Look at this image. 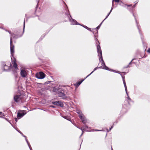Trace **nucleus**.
Segmentation results:
<instances>
[{
    "mask_svg": "<svg viewBox=\"0 0 150 150\" xmlns=\"http://www.w3.org/2000/svg\"><path fill=\"white\" fill-rule=\"evenodd\" d=\"M16 77H17V76H16Z\"/></svg>",
    "mask_w": 150,
    "mask_h": 150,
    "instance_id": "nucleus-43",
    "label": "nucleus"
},
{
    "mask_svg": "<svg viewBox=\"0 0 150 150\" xmlns=\"http://www.w3.org/2000/svg\"><path fill=\"white\" fill-rule=\"evenodd\" d=\"M90 128V127H88V126L86 125H85V126L83 127L82 128H81V129L82 131L83 132V130H86V131H89ZM83 134V132L81 134L80 136H81Z\"/></svg>",
    "mask_w": 150,
    "mask_h": 150,
    "instance_id": "nucleus-11",
    "label": "nucleus"
},
{
    "mask_svg": "<svg viewBox=\"0 0 150 150\" xmlns=\"http://www.w3.org/2000/svg\"><path fill=\"white\" fill-rule=\"evenodd\" d=\"M79 118L82 120V123L84 124H85L87 122V120L84 116L83 115H82V116L81 115L80 116H79Z\"/></svg>",
    "mask_w": 150,
    "mask_h": 150,
    "instance_id": "nucleus-13",
    "label": "nucleus"
},
{
    "mask_svg": "<svg viewBox=\"0 0 150 150\" xmlns=\"http://www.w3.org/2000/svg\"><path fill=\"white\" fill-rule=\"evenodd\" d=\"M26 76H22L23 77H25Z\"/></svg>",
    "mask_w": 150,
    "mask_h": 150,
    "instance_id": "nucleus-37",
    "label": "nucleus"
},
{
    "mask_svg": "<svg viewBox=\"0 0 150 150\" xmlns=\"http://www.w3.org/2000/svg\"><path fill=\"white\" fill-rule=\"evenodd\" d=\"M35 75H45V74L42 71H40L39 72H36Z\"/></svg>",
    "mask_w": 150,
    "mask_h": 150,
    "instance_id": "nucleus-17",
    "label": "nucleus"
},
{
    "mask_svg": "<svg viewBox=\"0 0 150 150\" xmlns=\"http://www.w3.org/2000/svg\"><path fill=\"white\" fill-rule=\"evenodd\" d=\"M132 6V5H127L128 6Z\"/></svg>",
    "mask_w": 150,
    "mask_h": 150,
    "instance_id": "nucleus-38",
    "label": "nucleus"
},
{
    "mask_svg": "<svg viewBox=\"0 0 150 150\" xmlns=\"http://www.w3.org/2000/svg\"><path fill=\"white\" fill-rule=\"evenodd\" d=\"M113 5V4L112 3V5Z\"/></svg>",
    "mask_w": 150,
    "mask_h": 150,
    "instance_id": "nucleus-44",
    "label": "nucleus"
},
{
    "mask_svg": "<svg viewBox=\"0 0 150 150\" xmlns=\"http://www.w3.org/2000/svg\"><path fill=\"white\" fill-rule=\"evenodd\" d=\"M25 140H26V142H27V144L30 149V150H32L31 147V146H30V144H29V142H28L27 138H25Z\"/></svg>",
    "mask_w": 150,
    "mask_h": 150,
    "instance_id": "nucleus-19",
    "label": "nucleus"
},
{
    "mask_svg": "<svg viewBox=\"0 0 150 150\" xmlns=\"http://www.w3.org/2000/svg\"><path fill=\"white\" fill-rule=\"evenodd\" d=\"M15 121H16V122H17V120H17V119L16 118H15Z\"/></svg>",
    "mask_w": 150,
    "mask_h": 150,
    "instance_id": "nucleus-36",
    "label": "nucleus"
},
{
    "mask_svg": "<svg viewBox=\"0 0 150 150\" xmlns=\"http://www.w3.org/2000/svg\"><path fill=\"white\" fill-rule=\"evenodd\" d=\"M138 2H137V3H136V4H135L134 6H133V8H134V7H135L136 4H137V3Z\"/></svg>",
    "mask_w": 150,
    "mask_h": 150,
    "instance_id": "nucleus-34",
    "label": "nucleus"
},
{
    "mask_svg": "<svg viewBox=\"0 0 150 150\" xmlns=\"http://www.w3.org/2000/svg\"><path fill=\"white\" fill-rule=\"evenodd\" d=\"M32 73V71L30 69L23 67L21 69V75H29Z\"/></svg>",
    "mask_w": 150,
    "mask_h": 150,
    "instance_id": "nucleus-4",
    "label": "nucleus"
},
{
    "mask_svg": "<svg viewBox=\"0 0 150 150\" xmlns=\"http://www.w3.org/2000/svg\"><path fill=\"white\" fill-rule=\"evenodd\" d=\"M95 131H101V130H98V129H95Z\"/></svg>",
    "mask_w": 150,
    "mask_h": 150,
    "instance_id": "nucleus-35",
    "label": "nucleus"
},
{
    "mask_svg": "<svg viewBox=\"0 0 150 150\" xmlns=\"http://www.w3.org/2000/svg\"><path fill=\"white\" fill-rule=\"evenodd\" d=\"M26 114V113L23 112H18L17 114V117L18 119H20L23 116Z\"/></svg>",
    "mask_w": 150,
    "mask_h": 150,
    "instance_id": "nucleus-14",
    "label": "nucleus"
},
{
    "mask_svg": "<svg viewBox=\"0 0 150 150\" xmlns=\"http://www.w3.org/2000/svg\"><path fill=\"white\" fill-rule=\"evenodd\" d=\"M109 16L108 15H107L106 16V18L104 19V20L105 19H106L108 16Z\"/></svg>",
    "mask_w": 150,
    "mask_h": 150,
    "instance_id": "nucleus-30",
    "label": "nucleus"
},
{
    "mask_svg": "<svg viewBox=\"0 0 150 150\" xmlns=\"http://www.w3.org/2000/svg\"><path fill=\"white\" fill-rule=\"evenodd\" d=\"M25 27V21L24 20V23H23V31H24V30Z\"/></svg>",
    "mask_w": 150,
    "mask_h": 150,
    "instance_id": "nucleus-27",
    "label": "nucleus"
},
{
    "mask_svg": "<svg viewBox=\"0 0 150 150\" xmlns=\"http://www.w3.org/2000/svg\"><path fill=\"white\" fill-rule=\"evenodd\" d=\"M113 150V149H112V150Z\"/></svg>",
    "mask_w": 150,
    "mask_h": 150,
    "instance_id": "nucleus-42",
    "label": "nucleus"
},
{
    "mask_svg": "<svg viewBox=\"0 0 150 150\" xmlns=\"http://www.w3.org/2000/svg\"><path fill=\"white\" fill-rule=\"evenodd\" d=\"M113 9V8H112V7L111 8V9L110 11V12H109V13H108V14L107 15H108V16L110 14V13H111V12L112 11V10Z\"/></svg>",
    "mask_w": 150,
    "mask_h": 150,
    "instance_id": "nucleus-26",
    "label": "nucleus"
},
{
    "mask_svg": "<svg viewBox=\"0 0 150 150\" xmlns=\"http://www.w3.org/2000/svg\"><path fill=\"white\" fill-rule=\"evenodd\" d=\"M52 104L54 105L59 106L60 107H63L64 104L63 103L60 101H55L52 102Z\"/></svg>",
    "mask_w": 150,
    "mask_h": 150,
    "instance_id": "nucleus-10",
    "label": "nucleus"
},
{
    "mask_svg": "<svg viewBox=\"0 0 150 150\" xmlns=\"http://www.w3.org/2000/svg\"><path fill=\"white\" fill-rule=\"evenodd\" d=\"M3 116H4V113L1 112H0V117H2Z\"/></svg>",
    "mask_w": 150,
    "mask_h": 150,
    "instance_id": "nucleus-24",
    "label": "nucleus"
},
{
    "mask_svg": "<svg viewBox=\"0 0 150 150\" xmlns=\"http://www.w3.org/2000/svg\"><path fill=\"white\" fill-rule=\"evenodd\" d=\"M68 13L67 12V13H66V14L67 15V17L69 19V21L71 22V24L72 25H81L80 24H79L78 22H77V21L74 19H73L71 18V15L69 14H68L67 13Z\"/></svg>",
    "mask_w": 150,
    "mask_h": 150,
    "instance_id": "nucleus-7",
    "label": "nucleus"
},
{
    "mask_svg": "<svg viewBox=\"0 0 150 150\" xmlns=\"http://www.w3.org/2000/svg\"><path fill=\"white\" fill-rule=\"evenodd\" d=\"M107 131H108V132H109V131H108V129H107Z\"/></svg>",
    "mask_w": 150,
    "mask_h": 150,
    "instance_id": "nucleus-41",
    "label": "nucleus"
},
{
    "mask_svg": "<svg viewBox=\"0 0 150 150\" xmlns=\"http://www.w3.org/2000/svg\"><path fill=\"white\" fill-rule=\"evenodd\" d=\"M10 50L11 54V60H12V58H14V46L13 44V41L12 38L11 37L10 38Z\"/></svg>",
    "mask_w": 150,
    "mask_h": 150,
    "instance_id": "nucleus-5",
    "label": "nucleus"
},
{
    "mask_svg": "<svg viewBox=\"0 0 150 150\" xmlns=\"http://www.w3.org/2000/svg\"><path fill=\"white\" fill-rule=\"evenodd\" d=\"M12 63L13 64V67L16 69H17V65L16 62V61L15 58H12Z\"/></svg>",
    "mask_w": 150,
    "mask_h": 150,
    "instance_id": "nucleus-12",
    "label": "nucleus"
},
{
    "mask_svg": "<svg viewBox=\"0 0 150 150\" xmlns=\"http://www.w3.org/2000/svg\"><path fill=\"white\" fill-rule=\"evenodd\" d=\"M89 76H87L84 79H81L80 81L78 82H77L76 83L74 84V85L75 86L76 88H77V87L81 84L82 82L86 79Z\"/></svg>",
    "mask_w": 150,
    "mask_h": 150,
    "instance_id": "nucleus-9",
    "label": "nucleus"
},
{
    "mask_svg": "<svg viewBox=\"0 0 150 150\" xmlns=\"http://www.w3.org/2000/svg\"><path fill=\"white\" fill-rule=\"evenodd\" d=\"M97 68H97V67H96V68H95L94 69V70H93V71H92L91 73H90L88 75H91L92 74V73H93V72L94 71L96 70L97 69Z\"/></svg>",
    "mask_w": 150,
    "mask_h": 150,
    "instance_id": "nucleus-25",
    "label": "nucleus"
},
{
    "mask_svg": "<svg viewBox=\"0 0 150 150\" xmlns=\"http://www.w3.org/2000/svg\"><path fill=\"white\" fill-rule=\"evenodd\" d=\"M2 65L3 67V68L4 71H7L10 69V67L11 66V64L10 63H9L8 65H6L4 62L2 63Z\"/></svg>",
    "mask_w": 150,
    "mask_h": 150,
    "instance_id": "nucleus-8",
    "label": "nucleus"
},
{
    "mask_svg": "<svg viewBox=\"0 0 150 150\" xmlns=\"http://www.w3.org/2000/svg\"><path fill=\"white\" fill-rule=\"evenodd\" d=\"M24 97V95L23 92H19L17 95L14 96L13 99L14 100L16 103H18L20 101H23V98Z\"/></svg>",
    "mask_w": 150,
    "mask_h": 150,
    "instance_id": "nucleus-3",
    "label": "nucleus"
},
{
    "mask_svg": "<svg viewBox=\"0 0 150 150\" xmlns=\"http://www.w3.org/2000/svg\"><path fill=\"white\" fill-rule=\"evenodd\" d=\"M122 79L123 83V84H124V86H125V91L126 93L127 96V98L129 100V101L128 102V103H129V102H131L132 101V100L131 99V98H130V97L129 96V95H128V93H127V86H126V84L125 81V76H122Z\"/></svg>",
    "mask_w": 150,
    "mask_h": 150,
    "instance_id": "nucleus-6",
    "label": "nucleus"
},
{
    "mask_svg": "<svg viewBox=\"0 0 150 150\" xmlns=\"http://www.w3.org/2000/svg\"><path fill=\"white\" fill-rule=\"evenodd\" d=\"M8 33L11 35V36L10 37V38L11 37L12 38V37H13V38H15V37L13 36V35H14V34L13 33V34H12L11 33V31H8Z\"/></svg>",
    "mask_w": 150,
    "mask_h": 150,
    "instance_id": "nucleus-22",
    "label": "nucleus"
},
{
    "mask_svg": "<svg viewBox=\"0 0 150 150\" xmlns=\"http://www.w3.org/2000/svg\"><path fill=\"white\" fill-rule=\"evenodd\" d=\"M21 134H22V135L23 137H25V138H27L26 136L24 135H23L22 134V133H21Z\"/></svg>",
    "mask_w": 150,
    "mask_h": 150,
    "instance_id": "nucleus-32",
    "label": "nucleus"
},
{
    "mask_svg": "<svg viewBox=\"0 0 150 150\" xmlns=\"http://www.w3.org/2000/svg\"><path fill=\"white\" fill-rule=\"evenodd\" d=\"M64 87V86H62L61 87L59 88L58 92L57 93L59 97L62 98L63 99H66L67 98L66 96L67 92L65 91V88H62Z\"/></svg>",
    "mask_w": 150,
    "mask_h": 150,
    "instance_id": "nucleus-2",
    "label": "nucleus"
},
{
    "mask_svg": "<svg viewBox=\"0 0 150 150\" xmlns=\"http://www.w3.org/2000/svg\"><path fill=\"white\" fill-rule=\"evenodd\" d=\"M59 88H57L55 87H54L53 88L52 91L54 92H57V93H58Z\"/></svg>",
    "mask_w": 150,
    "mask_h": 150,
    "instance_id": "nucleus-18",
    "label": "nucleus"
},
{
    "mask_svg": "<svg viewBox=\"0 0 150 150\" xmlns=\"http://www.w3.org/2000/svg\"><path fill=\"white\" fill-rule=\"evenodd\" d=\"M103 22V21L96 28L92 29L93 31H94V34H93L94 35V37L95 40L96 41V45L97 47V52L98 53V56L99 57V64L100 63L102 65L101 67H99L98 68H101L104 69H106V70H108L110 71H113V72H115L119 74H120V75H122L123 74V75H125V74H126V72H121L118 71H117L115 70L110 69L108 67H107L106 66L104 62L102 56V51L101 50L100 47L99 45L100 44L97 38H96L97 35L98 33V31L97 30V29H99L100 28Z\"/></svg>",
    "mask_w": 150,
    "mask_h": 150,
    "instance_id": "nucleus-1",
    "label": "nucleus"
},
{
    "mask_svg": "<svg viewBox=\"0 0 150 150\" xmlns=\"http://www.w3.org/2000/svg\"><path fill=\"white\" fill-rule=\"evenodd\" d=\"M113 126H112L110 128L109 130L110 131L113 128Z\"/></svg>",
    "mask_w": 150,
    "mask_h": 150,
    "instance_id": "nucleus-33",
    "label": "nucleus"
},
{
    "mask_svg": "<svg viewBox=\"0 0 150 150\" xmlns=\"http://www.w3.org/2000/svg\"><path fill=\"white\" fill-rule=\"evenodd\" d=\"M50 107L51 108H55V107L53 106V105H50Z\"/></svg>",
    "mask_w": 150,
    "mask_h": 150,
    "instance_id": "nucleus-28",
    "label": "nucleus"
},
{
    "mask_svg": "<svg viewBox=\"0 0 150 150\" xmlns=\"http://www.w3.org/2000/svg\"><path fill=\"white\" fill-rule=\"evenodd\" d=\"M35 77L38 79H44L45 76H35Z\"/></svg>",
    "mask_w": 150,
    "mask_h": 150,
    "instance_id": "nucleus-15",
    "label": "nucleus"
},
{
    "mask_svg": "<svg viewBox=\"0 0 150 150\" xmlns=\"http://www.w3.org/2000/svg\"><path fill=\"white\" fill-rule=\"evenodd\" d=\"M62 117L66 119H67L68 120H69V118L67 116H62Z\"/></svg>",
    "mask_w": 150,
    "mask_h": 150,
    "instance_id": "nucleus-23",
    "label": "nucleus"
},
{
    "mask_svg": "<svg viewBox=\"0 0 150 150\" xmlns=\"http://www.w3.org/2000/svg\"><path fill=\"white\" fill-rule=\"evenodd\" d=\"M76 112L79 114V117L83 115L81 112L79 110H77Z\"/></svg>",
    "mask_w": 150,
    "mask_h": 150,
    "instance_id": "nucleus-20",
    "label": "nucleus"
},
{
    "mask_svg": "<svg viewBox=\"0 0 150 150\" xmlns=\"http://www.w3.org/2000/svg\"><path fill=\"white\" fill-rule=\"evenodd\" d=\"M77 127V128H79V129H81V128H79V127Z\"/></svg>",
    "mask_w": 150,
    "mask_h": 150,
    "instance_id": "nucleus-40",
    "label": "nucleus"
},
{
    "mask_svg": "<svg viewBox=\"0 0 150 150\" xmlns=\"http://www.w3.org/2000/svg\"><path fill=\"white\" fill-rule=\"evenodd\" d=\"M148 52L149 53H150V48H149L148 50H147Z\"/></svg>",
    "mask_w": 150,
    "mask_h": 150,
    "instance_id": "nucleus-29",
    "label": "nucleus"
},
{
    "mask_svg": "<svg viewBox=\"0 0 150 150\" xmlns=\"http://www.w3.org/2000/svg\"><path fill=\"white\" fill-rule=\"evenodd\" d=\"M129 67V65H128L127 66V67H125L126 68H127V67Z\"/></svg>",
    "mask_w": 150,
    "mask_h": 150,
    "instance_id": "nucleus-39",
    "label": "nucleus"
},
{
    "mask_svg": "<svg viewBox=\"0 0 150 150\" xmlns=\"http://www.w3.org/2000/svg\"><path fill=\"white\" fill-rule=\"evenodd\" d=\"M134 59H133L131 61L129 62V65L130 64H131V62H132V61Z\"/></svg>",
    "mask_w": 150,
    "mask_h": 150,
    "instance_id": "nucleus-31",
    "label": "nucleus"
},
{
    "mask_svg": "<svg viewBox=\"0 0 150 150\" xmlns=\"http://www.w3.org/2000/svg\"><path fill=\"white\" fill-rule=\"evenodd\" d=\"M134 18H135V21H136V22L137 23V28H138V29L139 30V33L140 34V30L139 29V26H138V23H137V20L135 18V16H134Z\"/></svg>",
    "mask_w": 150,
    "mask_h": 150,
    "instance_id": "nucleus-21",
    "label": "nucleus"
},
{
    "mask_svg": "<svg viewBox=\"0 0 150 150\" xmlns=\"http://www.w3.org/2000/svg\"><path fill=\"white\" fill-rule=\"evenodd\" d=\"M82 26L83 27H84V28H86V29H87V30H89L90 31L92 32L93 33V34H94V31H93L92 29V30H91L90 28H88L87 26H85V25H83V26L82 25Z\"/></svg>",
    "mask_w": 150,
    "mask_h": 150,
    "instance_id": "nucleus-16",
    "label": "nucleus"
}]
</instances>
